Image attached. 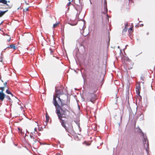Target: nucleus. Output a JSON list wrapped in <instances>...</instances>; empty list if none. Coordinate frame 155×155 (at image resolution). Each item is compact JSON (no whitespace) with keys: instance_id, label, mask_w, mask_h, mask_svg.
I'll return each instance as SVG.
<instances>
[{"instance_id":"1","label":"nucleus","mask_w":155,"mask_h":155,"mask_svg":"<svg viewBox=\"0 0 155 155\" xmlns=\"http://www.w3.org/2000/svg\"><path fill=\"white\" fill-rule=\"evenodd\" d=\"M53 104L55 107V113L58 117L61 125L66 129L65 121L63 118H68L69 116V111L67 109H69L70 106L68 104H65L63 103H60L61 106L58 104L57 101L54 99Z\"/></svg>"},{"instance_id":"2","label":"nucleus","mask_w":155,"mask_h":155,"mask_svg":"<svg viewBox=\"0 0 155 155\" xmlns=\"http://www.w3.org/2000/svg\"><path fill=\"white\" fill-rule=\"evenodd\" d=\"M62 91L61 90H60V89H56L55 95H54L53 101H54V98L55 100L57 101L56 98H57L58 99V102L59 104L62 103V100L60 99L59 97V95L62 94Z\"/></svg>"},{"instance_id":"3","label":"nucleus","mask_w":155,"mask_h":155,"mask_svg":"<svg viewBox=\"0 0 155 155\" xmlns=\"http://www.w3.org/2000/svg\"><path fill=\"white\" fill-rule=\"evenodd\" d=\"M138 132L140 133H141L142 134V136L143 138V143L145 147H147L148 148L149 143L147 139V136L145 135L144 134L143 132H142V130L140 129L139 127L138 128Z\"/></svg>"},{"instance_id":"4","label":"nucleus","mask_w":155,"mask_h":155,"mask_svg":"<svg viewBox=\"0 0 155 155\" xmlns=\"http://www.w3.org/2000/svg\"><path fill=\"white\" fill-rule=\"evenodd\" d=\"M74 8L77 11V13L76 15V16H78L80 14L81 12L82 8L81 5H75L74 6Z\"/></svg>"},{"instance_id":"5","label":"nucleus","mask_w":155,"mask_h":155,"mask_svg":"<svg viewBox=\"0 0 155 155\" xmlns=\"http://www.w3.org/2000/svg\"><path fill=\"white\" fill-rule=\"evenodd\" d=\"M88 96V100H89L92 102H93L96 99L95 95L94 94L89 93Z\"/></svg>"},{"instance_id":"6","label":"nucleus","mask_w":155,"mask_h":155,"mask_svg":"<svg viewBox=\"0 0 155 155\" xmlns=\"http://www.w3.org/2000/svg\"><path fill=\"white\" fill-rule=\"evenodd\" d=\"M5 97V95L3 93L0 91V100L3 101Z\"/></svg>"},{"instance_id":"7","label":"nucleus","mask_w":155,"mask_h":155,"mask_svg":"<svg viewBox=\"0 0 155 155\" xmlns=\"http://www.w3.org/2000/svg\"><path fill=\"white\" fill-rule=\"evenodd\" d=\"M136 91L137 94L140 96V84L136 87Z\"/></svg>"},{"instance_id":"8","label":"nucleus","mask_w":155,"mask_h":155,"mask_svg":"<svg viewBox=\"0 0 155 155\" xmlns=\"http://www.w3.org/2000/svg\"><path fill=\"white\" fill-rule=\"evenodd\" d=\"M104 11H103V13L106 14L107 13V2H105L104 4Z\"/></svg>"},{"instance_id":"9","label":"nucleus","mask_w":155,"mask_h":155,"mask_svg":"<svg viewBox=\"0 0 155 155\" xmlns=\"http://www.w3.org/2000/svg\"><path fill=\"white\" fill-rule=\"evenodd\" d=\"M8 11V10L5 11H2L0 10V18L2 17Z\"/></svg>"},{"instance_id":"10","label":"nucleus","mask_w":155,"mask_h":155,"mask_svg":"<svg viewBox=\"0 0 155 155\" xmlns=\"http://www.w3.org/2000/svg\"><path fill=\"white\" fill-rule=\"evenodd\" d=\"M8 48H13L14 50H15L17 48L16 47L14 44H12L11 45H10L8 47Z\"/></svg>"},{"instance_id":"11","label":"nucleus","mask_w":155,"mask_h":155,"mask_svg":"<svg viewBox=\"0 0 155 155\" xmlns=\"http://www.w3.org/2000/svg\"><path fill=\"white\" fill-rule=\"evenodd\" d=\"M7 2L6 0H0V3H2L4 4H6L7 5L9 6L7 4Z\"/></svg>"},{"instance_id":"12","label":"nucleus","mask_w":155,"mask_h":155,"mask_svg":"<svg viewBox=\"0 0 155 155\" xmlns=\"http://www.w3.org/2000/svg\"><path fill=\"white\" fill-rule=\"evenodd\" d=\"M4 90H5V87H0V92H3Z\"/></svg>"},{"instance_id":"13","label":"nucleus","mask_w":155,"mask_h":155,"mask_svg":"<svg viewBox=\"0 0 155 155\" xmlns=\"http://www.w3.org/2000/svg\"><path fill=\"white\" fill-rule=\"evenodd\" d=\"M18 129L19 132H20V133L22 135H23L24 134L23 132L22 131V130L21 129H20V128H19V127H18Z\"/></svg>"},{"instance_id":"14","label":"nucleus","mask_w":155,"mask_h":155,"mask_svg":"<svg viewBox=\"0 0 155 155\" xmlns=\"http://www.w3.org/2000/svg\"><path fill=\"white\" fill-rule=\"evenodd\" d=\"M59 24V22H57L56 23L54 24L53 25V28H55Z\"/></svg>"},{"instance_id":"15","label":"nucleus","mask_w":155,"mask_h":155,"mask_svg":"<svg viewBox=\"0 0 155 155\" xmlns=\"http://www.w3.org/2000/svg\"><path fill=\"white\" fill-rule=\"evenodd\" d=\"M71 4V3L70 2H69L68 4L67 5V7H68V9L69 10V6Z\"/></svg>"},{"instance_id":"16","label":"nucleus","mask_w":155,"mask_h":155,"mask_svg":"<svg viewBox=\"0 0 155 155\" xmlns=\"http://www.w3.org/2000/svg\"><path fill=\"white\" fill-rule=\"evenodd\" d=\"M33 134L32 133H31L30 135V138L32 139L35 137L34 136H33Z\"/></svg>"},{"instance_id":"17","label":"nucleus","mask_w":155,"mask_h":155,"mask_svg":"<svg viewBox=\"0 0 155 155\" xmlns=\"http://www.w3.org/2000/svg\"><path fill=\"white\" fill-rule=\"evenodd\" d=\"M6 92L8 94H11V93L10 92V91L8 90V89L6 90Z\"/></svg>"},{"instance_id":"18","label":"nucleus","mask_w":155,"mask_h":155,"mask_svg":"<svg viewBox=\"0 0 155 155\" xmlns=\"http://www.w3.org/2000/svg\"><path fill=\"white\" fill-rule=\"evenodd\" d=\"M5 96L7 98V99H8L9 100V101L10 102L11 101V99L10 98V97L8 95L6 96Z\"/></svg>"},{"instance_id":"19","label":"nucleus","mask_w":155,"mask_h":155,"mask_svg":"<svg viewBox=\"0 0 155 155\" xmlns=\"http://www.w3.org/2000/svg\"><path fill=\"white\" fill-rule=\"evenodd\" d=\"M124 24H125V28H124V29H126V28H127V26H128V22H127L126 23H125Z\"/></svg>"},{"instance_id":"20","label":"nucleus","mask_w":155,"mask_h":155,"mask_svg":"<svg viewBox=\"0 0 155 155\" xmlns=\"http://www.w3.org/2000/svg\"><path fill=\"white\" fill-rule=\"evenodd\" d=\"M49 121V117H48L47 116H46V122H48Z\"/></svg>"},{"instance_id":"21","label":"nucleus","mask_w":155,"mask_h":155,"mask_svg":"<svg viewBox=\"0 0 155 155\" xmlns=\"http://www.w3.org/2000/svg\"><path fill=\"white\" fill-rule=\"evenodd\" d=\"M33 141L35 142H36L37 141V139H36L35 138V137L34 138H33Z\"/></svg>"},{"instance_id":"22","label":"nucleus","mask_w":155,"mask_h":155,"mask_svg":"<svg viewBox=\"0 0 155 155\" xmlns=\"http://www.w3.org/2000/svg\"><path fill=\"white\" fill-rule=\"evenodd\" d=\"M144 77L143 76H142L140 77V79L142 80L143 81H144Z\"/></svg>"},{"instance_id":"23","label":"nucleus","mask_w":155,"mask_h":155,"mask_svg":"<svg viewBox=\"0 0 155 155\" xmlns=\"http://www.w3.org/2000/svg\"><path fill=\"white\" fill-rule=\"evenodd\" d=\"M7 83L6 82H5L4 83V86L5 87H7Z\"/></svg>"},{"instance_id":"24","label":"nucleus","mask_w":155,"mask_h":155,"mask_svg":"<svg viewBox=\"0 0 155 155\" xmlns=\"http://www.w3.org/2000/svg\"><path fill=\"white\" fill-rule=\"evenodd\" d=\"M28 10H29L28 8H26L25 9H25H24L23 11H28Z\"/></svg>"},{"instance_id":"25","label":"nucleus","mask_w":155,"mask_h":155,"mask_svg":"<svg viewBox=\"0 0 155 155\" xmlns=\"http://www.w3.org/2000/svg\"><path fill=\"white\" fill-rule=\"evenodd\" d=\"M34 130H35V131H37V128H35Z\"/></svg>"},{"instance_id":"26","label":"nucleus","mask_w":155,"mask_h":155,"mask_svg":"<svg viewBox=\"0 0 155 155\" xmlns=\"http://www.w3.org/2000/svg\"><path fill=\"white\" fill-rule=\"evenodd\" d=\"M132 28H130L129 29V31H132Z\"/></svg>"},{"instance_id":"27","label":"nucleus","mask_w":155,"mask_h":155,"mask_svg":"<svg viewBox=\"0 0 155 155\" xmlns=\"http://www.w3.org/2000/svg\"><path fill=\"white\" fill-rule=\"evenodd\" d=\"M50 50L51 53H52L53 52V51L52 50V49H50Z\"/></svg>"},{"instance_id":"28","label":"nucleus","mask_w":155,"mask_h":155,"mask_svg":"<svg viewBox=\"0 0 155 155\" xmlns=\"http://www.w3.org/2000/svg\"><path fill=\"white\" fill-rule=\"evenodd\" d=\"M149 32H147V33H146V35H149Z\"/></svg>"},{"instance_id":"29","label":"nucleus","mask_w":155,"mask_h":155,"mask_svg":"<svg viewBox=\"0 0 155 155\" xmlns=\"http://www.w3.org/2000/svg\"><path fill=\"white\" fill-rule=\"evenodd\" d=\"M41 134L40 133H39L38 134V136H40Z\"/></svg>"},{"instance_id":"30","label":"nucleus","mask_w":155,"mask_h":155,"mask_svg":"<svg viewBox=\"0 0 155 155\" xmlns=\"http://www.w3.org/2000/svg\"><path fill=\"white\" fill-rule=\"evenodd\" d=\"M127 59H128V61H130V60L128 58Z\"/></svg>"},{"instance_id":"31","label":"nucleus","mask_w":155,"mask_h":155,"mask_svg":"<svg viewBox=\"0 0 155 155\" xmlns=\"http://www.w3.org/2000/svg\"><path fill=\"white\" fill-rule=\"evenodd\" d=\"M90 1V4H92V2H91V1H90V0H89Z\"/></svg>"},{"instance_id":"32","label":"nucleus","mask_w":155,"mask_h":155,"mask_svg":"<svg viewBox=\"0 0 155 155\" xmlns=\"http://www.w3.org/2000/svg\"><path fill=\"white\" fill-rule=\"evenodd\" d=\"M10 94L11 95V96H12V97H13V94H12V93H11V94Z\"/></svg>"},{"instance_id":"33","label":"nucleus","mask_w":155,"mask_h":155,"mask_svg":"<svg viewBox=\"0 0 155 155\" xmlns=\"http://www.w3.org/2000/svg\"><path fill=\"white\" fill-rule=\"evenodd\" d=\"M83 35L84 36H86L87 35H83Z\"/></svg>"},{"instance_id":"34","label":"nucleus","mask_w":155,"mask_h":155,"mask_svg":"<svg viewBox=\"0 0 155 155\" xmlns=\"http://www.w3.org/2000/svg\"><path fill=\"white\" fill-rule=\"evenodd\" d=\"M86 145H90V144H87Z\"/></svg>"},{"instance_id":"35","label":"nucleus","mask_w":155,"mask_h":155,"mask_svg":"<svg viewBox=\"0 0 155 155\" xmlns=\"http://www.w3.org/2000/svg\"><path fill=\"white\" fill-rule=\"evenodd\" d=\"M78 127H80V125L79 124L78 125Z\"/></svg>"},{"instance_id":"36","label":"nucleus","mask_w":155,"mask_h":155,"mask_svg":"<svg viewBox=\"0 0 155 155\" xmlns=\"http://www.w3.org/2000/svg\"><path fill=\"white\" fill-rule=\"evenodd\" d=\"M58 155H61V154L60 153H58Z\"/></svg>"},{"instance_id":"37","label":"nucleus","mask_w":155,"mask_h":155,"mask_svg":"<svg viewBox=\"0 0 155 155\" xmlns=\"http://www.w3.org/2000/svg\"><path fill=\"white\" fill-rule=\"evenodd\" d=\"M142 25V26H143V24H142V25Z\"/></svg>"},{"instance_id":"38","label":"nucleus","mask_w":155,"mask_h":155,"mask_svg":"<svg viewBox=\"0 0 155 155\" xmlns=\"http://www.w3.org/2000/svg\"><path fill=\"white\" fill-rule=\"evenodd\" d=\"M83 28H84V26H83V27L82 28V29Z\"/></svg>"},{"instance_id":"39","label":"nucleus","mask_w":155,"mask_h":155,"mask_svg":"<svg viewBox=\"0 0 155 155\" xmlns=\"http://www.w3.org/2000/svg\"><path fill=\"white\" fill-rule=\"evenodd\" d=\"M10 41V39L8 40V41Z\"/></svg>"},{"instance_id":"40","label":"nucleus","mask_w":155,"mask_h":155,"mask_svg":"<svg viewBox=\"0 0 155 155\" xmlns=\"http://www.w3.org/2000/svg\"><path fill=\"white\" fill-rule=\"evenodd\" d=\"M107 17H108V15H107Z\"/></svg>"},{"instance_id":"41","label":"nucleus","mask_w":155,"mask_h":155,"mask_svg":"<svg viewBox=\"0 0 155 155\" xmlns=\"http://www.w3.org/2000/svg\"><path fill=\"white\" fill-rule=\"evenodd\" d=\"M142 114L140 115V116H142Z\"/></svg>"},{"instance_id":"42","label":"nucleus","mask_w":155,"mask_h":155,"mask_svg":"<svg viewBox=\"0 0 155 155\" xmlns=\"http://www.w3.org/2000/svg\"><path fill=\"white\" fill-rule=\"evenodd\" d=\"M146 151H147V149H146Z\"/></svg>"}]
</instances>
